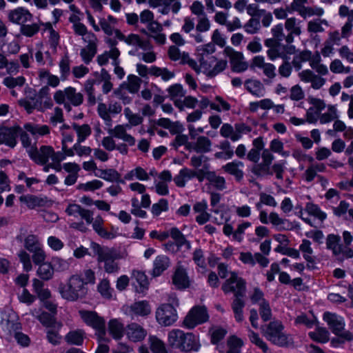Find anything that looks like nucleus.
I'll return each mask as SVG.
<instances>
[{
	"instance_id": "nucleus-1",
	"label": "nucleus",
	"mask_w": 353,
	"mask_h": 353,
	"mask_svg": "<svg viewBox=\"0 0 353 353\" xmlns=\"http://www.w3.org/2000/svg\"><path fill=\"white\" fill-rule=\"evenodd\" d=\"M284 325L279 320H274L261 326L263 335L272 344L279 347H288L293 344L291 335L284 332Z\"/></svg>"
},
{
	"instance_id": "nucleus-2",
	"label": "nucleus",
	"mask_w": 353,
	"mask_h": 353,
	"mask_svg": "<svg viewBox=\"0 0 353 353\" xmlns=\"http://www.w3.org/2000/svg\"><path fill=\"white\" fill-rule=\"evenodd\" d=\"M168 345L182 352L197 351L200 347L199 339L192 332L179 329L172 330L168 336Z\"/></svg>"
},
{
	"instance_id": "nucleus-3",
	"label": "nucleus",
	"mask_w": 353,
	"mask_h": 353,
	"mask_svg": "<svg viewBox=\"0 0 353 353\" xmlns=\"http://www.w3.org/2000/svg\"><path fill=\"white\" fill-rule=\"evenodd\" d=\"M222 290L225 292H232L234 294V299L232 304L235 318L237 321H241L243 319L242 308V292H243V280L237 276L236 272H231L230 276L225 281L222 285Z\"/></svg>"
},
{
	"instance_id": "nucleus-4",
	"label": "nucleus",
	"mask_w": 353,
	"mask_h": 353,
	"mask_svg": "<svg viewBox=\"0 0 353 353\" xmlns=\"http://www.w3.org/2000/svg\"><path fill=\"white\" fill-rule=\"evenodd\" d=\"M84 280L79 274L72 275L66 284L59 286L61 296L70 301L84 298L88 293Z\"/></svg>"
},
{
	"instance_id": "nucleus-5",
	"label": "nucleus",
	"mask_w": 353,
	"mask_h": 353,
	"mask_svg": "<svg viewBox=\"0 0 353 353\" xmlns=\"http://www.w3.org/2000/svg\"><path fill=\"white\" fill-rule=\"evenodd\" d=\"M323 320L327 323L332 332L338 336L343 343L353 340V334L345 330V321L342 316L330 312L323 314Z\"/></svg>"
},
{
	"instance_id": "nucleus-6",
	"label": "nucleus",
	"mask_w": 353,
	"mask_h": 353,
	"mask_svg": "<svg viewBox=\"0 0 353 353\" xmlns=\"http://www.w3.org/2000/svg\"><path fill=\"white\" fill-rule=\"evenodd\" d=\"M341 236L330 234L326 238V248L331 250L332 256L339 262L353 258V250L340 243Z\"/></svg>"
},
{
	"instance_id": "nucleus-7",
	"label": "nucleus",
	"mask_w": 353,
	"mask_h": 353,
	"mask_svg": "<svg viewBox=\"0 0 353 353\" xmlns=\"http://www.w3.org/2000/svg\"><path fill=\"white\" fill-rule=\"evenodd\" d=\"M54 99L57 103L63 104L64 108L70 111L71 110L70 104L74 106L80 105L83 101V96L81 92H77L75 88L68 87L63 90L56 91Z\"/></svg>"
},
{
	"instance_id": "nucleus-8",
	"label": "nucleus",
	"mask_w": 353,
	"mask_h": 353,
	"mask_svg": "<svg viewBox=\"0 0 353 353\" xmlns=\"http://www.w3.org/2000/svg\"><path fill=\"white\" fill-rule=\"evenodd\" d=\"M79 314L83 321L96 331L99 341H105L106 330L104 319L94 311L80 310Z\"/></svg>"
},
{
	"instance_id": "nucleus-9",
	"label": "nucleus",
	"mask_w": 353,
	"mask_h": 353,
	"mask_svg": "<svg viewBox=\"0 0 353 353\" xmlns=\"http://www.w3.org/2000/svg\"><path fill=\"white\" fill-rule=\"evenodd\" d=\"M178 305V300L173 299L172 303H164L161 305L156 311V319L157 322L163 326L172 325L177 319V312L174 305Z\"/></svg>"
},
{
	"instance_id": "nucleus-10",
	"label": "nucleus",
	"mask_w": 353,
	"mask_h": 353,
	"mask_svg": "<svg viewBox=\"0 0 353 353\" xmlns=\"http://www.w3.org/2000/svg\"><path fill=\"white\" fill-rule=\"evenodd\" d=\"M209 314L205 306L197 305L192 307L184 318L183 325L188 329H193L197 325L205 323Z\"/></svg>"
},
{
	"instance_id": "nucleus-11",
	"label": "nucleus",
	"mask_w": 353,
	"mask_h": 353,
	"mask_svg": "<svg viewBox=\"0 0 353 353\" xmlns=\"http://www.w3.org/2000/svg\"><path fill=\"white\" fill-rule=\"evenodd\" d=\"M20 131L21 127L19 125L10 128L0 127V144H5L11 148H14Z\"/></svg>"
},
{
	"instance_id": "nucleus-12",
	"label": "nucleus",
	"mask_w": 353,
	"mask_h": 353,
	"mask_svg": "<svg viewBox=\"0 0 353 353\" xmlns=\"http://www.w3.org/2000/svg\"><path fill=\"white\" fill-rule=\"evenodd\" d=\"M30 157L37 164L45 165L49 158L52 159L54 149L51 146L43 145L38 150L37 148H31L28 150Z\"/></svg>"
},
{
	"instance_id": "nucleus-13",
	"label": "nucleus",
	"mask_w": 353,
	"mask_h": 353,
	"mask_svg": "<svg viewBox=\"0 0 353 353\" xmlns=\"http://www.w3.org/2000/svg\"><path fill=\"white\" fill-rule=\"evenodd\" d=\"M92 248L94 253L97 255V261L99 263L119 259V252L113 248L101 246L96 243H92Z\"/></svg>"
},
{
	"instance_id": "nucleus-14",
	"label": "nucleus",
	"mask_w": 353,
	"mask_h": 353,
	"mask_svg": "<svg viewBox=\"0 0 353 353\" xmlns=\"http://www.w3.org/2000/svg\"><path fill=\"white\" fill-rule=\"evenodd\" d=\"M296 52V48L293 45H283L281 43L274 48L268 49L267 54L271 60L281 58L283 60L288 58V54H293Z\"/></svg>"
},
{
	"instance_id": "nucleus-15",
	"label": "nucleus",
	"mask_w": 353,
	"mask_h": 353,
	"mask_svg": "<svg viewBox=\"0 0 353 353\" xmlns=\"http://www.w3.org/2000/svg\"><path fill=\"white\" fill-rule=\"evenodd\" d=\"M49 91V87L46 85L38 92L37 101H34V107H37V110L39 111L43 112L46 109H50L53 106Z\"/></svg>"
},
{
	"instance_id": "nucleus-16",
	"label": "nucleus",
	"mask_w": 353,
	"mask_h": 353,
	"mask_svg": "<svg viewBox=\"0 0 353 353\" xmlns=\"http://www.w3.org/2000/svg\"><path fill=\"white\" fill-rule=\"evenodd\" d=\"M300 79L305 83H310L312 88L320 89L325 83V79L316 74L310 70H304L299 73Z\"/></svg>"
},
{
	"instance_id": "nucleus-17",
	"label": "nucleus",
	"mask_w": 353,
	"mask_h": 353,
	"mask_svg": "<svg viewBox=\"0 0 353 353\" xmlns=\"http://www.w3.org/2000/svg\"><path fill=\"white\" fill-rule=\"evenodd\" d=\"M125 332L128 339L133 342L141 341L147 335L146 330L136 323H132L128 325Z\"/></svg>"
},
{
	"instance_id": "nucleus-18",
	"label": "nucleus",
	"mask_w": 353,
	"mask_h": 353,
	"mask_svg": "<svg viewBox=\"0 0 353 353\" xmlns=\"http://www.w3.org/2000/svg\"><path fill=\"white\" fill-rule=\"evenodd\" d=\"M224 54L230 58L232 69L234 72L243 71V55L241 52L235 51L230 46L224 49Z\"/></svg>"
},
{
	"instance_id": "nucleus-19",
	"label": "nucleus",
	"mask_w": 353,
	"mask_h": 353,
	"mask_svg": "<svg viewBox=\"0 0 353 353\" xmlns=\"http://www.w3.org/2000/svg\"><path fill=\"white\" fill-rule=\"evenodd\" d=\"M172 283L179 290H183L189 288L190 280L187 275L185 268L182 266H178L172 276Z\"/></svg>"
},
{
	"instance_id": "nucleus-20",
	"label": "nucleus",
	"mask_w": 353,
	"mask_h": 353,
	"mask_svg": "<svg viewBox=\"0 0 353 353\" xmlns=\"http://www.w3.org/2000/svg\"><path fill=\"white\" fill-rule=\"evenodd\" d=\"M211 146L212 141L208 137L199 136L196 138L195 142H191V144H188V150L203 154L209 152L211 150Z\"/></svg>"
},
{
	"instance_id": "nucleus-21",
	"label": "nucleus",
	"mask_w": 353,
	"mask_h": 353,
	"mask_svg": "<svg viewBox=\"0 0 353 353\" xmlns=\"http://www.w3.org/2000/svg\"><path fill=\"white\" fill-rule=\"evenodd\" d=\"M284 28L287 32V39L288 41L294 40V36L299 37L301 34L300 21L295 17L286 19Z\"/></svg>"
},
{
	"instance_id": "nucleus-22",
	"label": "nucleus",
	"mask_w": 353,
	"mask_h": 353,
	"mask_svg": "<svg viewBox=\"0 0 353 353\" xmlns=\"http://www.w3.org/2000/svg\"><path fill=\"white\" fill-rule=\"evenodd\" d=\"M10 21L17 24H24L25 23L31 21L32 18V14L28 10L23 8H18L12 10L8 15Z\"/></svg>"
},
{
	"instance_id": "nucleus-23",
	"label": "nucleus",
	"mask_w": 353,
	"mask_h": 353,
	"mask_svg": "<svg viewBox=\"0 0 353 353\" xmlns=\"http://www.w3.org/2000/svg\"><path fill=\"white\" fill-rule=\"evenodd\" d=\"M170 259L165 255L157 256L154 261L152 275L154 277L160 276L170 266Z\"/></svg>"
},
{
	"instance_id": "nucleus-24",
	"label": "nucleus",
	"mask_w": 353,
	"mask_h": 353,
	"mask_svg": "<svg viewBox=\"0 0 353 353\" xmlns=\"http://www.w3.org/2000/svg\"><path fill=\"white\" fill-rule=\"evenodd\" d=\"M247 90L256 97H262L265 94V87L259 80L249 79L245 82Z\"/></svg>"
},
{
	"instance_id": "nucleus-25",
	"label": "nucleus",
	"mask_w": 353,
	"mask_h": 353,
	"mask_svg": "<svg viewBox=\"0 0 353 353\" xmlns=\"http://www.w3.org/2000/svg\"><path fill=\"white\" fill-rule=\"evenodd\" d=\"M201 65L205 70L207 76L213 77L225 69L227 66V61L225 60H220L217 61L212 69H210V65L207 61H202Z\"/></svg>"
},
{
	"instance_id": "nucleus-26",
	"label": "nucleus",
	"mask_w": 353,
	"mask_h": 353,
	"mask_svg": "<svg viewBox=\"0 0 353 353\" xmlns=\"http://www.w3.org/2000/svg\"><path fill=\"white\" fill-rule=\"evenodd\" d=\"M210 341L212 344L216 345L224 339L228 333L227 329L219 325H212L209 328Z\"/></svg>"
},
{
	"instance_id": "nucleus-27",
	"label": "nucleus",
	"mask_w": 353,
	"mask_h": 353,
	"mask_svg": "<svg viewBox=\"0 0 353 353\" xmlns=\"http://www.w3.org/2000/svg\"><path fill=\"white\" fill-rule=\"evenodd\" d=\"M181 8V0H163V8H159V11L162 14H168L170 10L176 14Z\"/></svg>"
},
{
	"instance_id": "nucleus-28",
	"label": "nucleus",
	"mask_w": 353,
	"mask_h": 353,
	"mask_svg": "<svg viewBox=\"0 0 353 353\" xmlns=\"http://www.w3.org/2000/svg\"><path fill=\"white\" fill-rule=\"evenodd\" d=\"M108 331L117 340L121 339L124 333V326L117 319H112L108 323Z\"/></svg>"
},
{
	"instance_id": "nucleus-29",
	"label": "nucleus",
	"mask_w": 353,
	"mask_h": 353,
	"mask_svg": "<svg viewBox=\"0 0 353 353\" xmlns=\"http://www.w3.org/2000/svg\"><path fill=\"white\" fill-rule=\"evenodd\" d=\"M130 311L135 315L144 316L150 313L151 309L148 301H141L133 303L130 306Z\"/></svg>"
},
{
	"instance_id": "nucleus-30",
	"label": "nucleus",
	"mask_w": 353,
	"mask_h": 353,
	"mask_svg": "<svg viewBox=\"0 0 353 353\" xmlns=\"http://www.w3.org/2000/svg\"><path fill=\"white\" fill-rule=\"evenodd\" d=\"M38 319L43 325L47 327L59 330L62 325L61 323L56 321L54 314H51L46 312H42L39 316Z\"/></svg>"
},
{
	"instance_id": "nucleus-31",
	"label": "nucleus",
	"mask_w": 353,
	"mask_h": 353,
	"mask_svg": "<svg viewBox=\"0 0 353 353\" xmlns=\"http://www.w3.org/2000/svg\"><path fill=\"white\" fill-rule=\"evenodd\" d=\"M97 50V44L92 41L81 50L80 55L85 63L88 64L92 60Z\"/></svg>"
},
{
	"instance_id": "nucleus-32",
	"label": "nucleus",
	"mask_w": 353,
	"mask_h": 353,
	"mask_svg": "<svg viewBox=\"0 0 353 353\" xmlns=\"http://www.w3.org/2000/svg\"><path fill=\"white\" fill-rule=\"evenodd\" d=\"M132 276L139 285V288L136 286V291L138 293H144L148 288L149 282L144 272L134 270Z\"/></svg>"
},
{
	"instance_id": "nucleus-33",
	"label": "nucleus",
	"mask_w": 353,
	"mask_h": 353,
	"mask_svg": "<svg viewBox=\"0 0 353 353\" xmlns=\"http://www.w3.org/2000/svg\"><path fill=\"white\" fill-rule=\"evenodd\" d=\"M85 332L82 330L70 331L65 336V341L71 345H81L83 342Z\"/></svg>"
},
{
	"instance_id": "nucleus-34",
	"label": "nucleus",
	"mask_w": 353,
	"mask_h": 353,
	"mask_svg": "<svg viewBox=\"0 0 353 353\" xmlns=\"http://www.w3.org/2000/svg\"><path fill=\"white\" fill-rule=\"evenodd\" d=\"M311 242L307 239H303L299 245V251L303 253V257L308 263H314V257L312 256L313 250Z\"/></svg>"
},
{
	"instance_id": "nucleus-35",
	"label": "nucleus",
	"mask_w": 353,
	"mask_h": 353,
	"mask_svg": "<svg viewBox=\"0 0 353 353\" xmlns=\"http://www.w3.org/2000/svg\"><path fill=\"white\" fill-rule=\"evenodd\" d=\"M43 281L34 279L33 280V288L39 299L44 301L50 297V292L48 289L43 288Z\"/></svg>"
},
{
	"instance_id": "nucleus-36",
	"label": "nucleus",
	"mask_w": 353,
	"mask_h": 353,
	"mask_svg": "<svg viewBox=\"0 0 353 353\" xmlns=\"http://www.w3.org/2000/svg\"><path fill=\"white\" fill-rule=\"evenodd\" d=\"M120 51L118 48L111 49L110 51H105L103 54L97 57V62L100 65H104L108 63L109 59L114 61L119 58Z\"/></svg>"
},
{
	"instance_id": "nucleus-37",
	"label": "nucleus",
	"mask_w": 353,
	"mask_h": 353,
	"mask_svg": "<svg viewBox=\"0 0 353 353\" xmlns=\"http://www.w3.org/2000/svg\"><path fill=\"white\" fill-rule=\"evenodd\" d=\"M37 274L42 280L48 281L54 275V268L50 263H43L38 268Z\"/></svg>"
},
{
	"instance_id": "nucleus-38",
	"label": "nucleus",
	"mask_w": 353,
	"mask_h": 353,
	"mask_svg": "<svg viewBox=\"0 0 353 353\" xmlns=\"http://www.w3.org/2000/svg\"><path fill=\"white\" fill-rule=\"evenodd\" d=\"M310 337L319 343H326L329 340V332L325 327H318L314 332L309 333Z\"/></svg>"
},
{
	"instance_id": "nucleus-39",
	"label": "nucleus",
	"mask_w": 353,
	"mask_h": 353,
	"mask_svg": "<svg viewBox=\"0 0 353 353\" xmlns=\"http://www.w3.org/2000/svg\"><path fill=\"white\" fill-rule=\"evenodd\" d=\"M73 129L77 134V142L81 143L85 140V139L91 134V128L88 124H83L79 125L77 123L72 124Z\"/></svg>"
},
{
	"instance_id": "nucleus-40",
	"label": "nucleus",
	"mask_w": 353,
	"mask_h": 353,
	"mask_svg": "<svg viewBox=\"0 0 353 353\" xmlns=\"http://www.w3.org/2000/svg\"><path fill=\"white\" fill-rule=\"evenodd\" d=\"M24 128L33 135L39 134L43 136L50 133V128L46 125H37L32 123H26L24 125Z\"/></svg>"
},
{
	"instance_id": "nucleus-41",
	"label": "nucleus",
	"mask_w": 353,
	"mask_h": 353,
	"mask_svg": "<svg viewBox=\"0 0 353 353\" xmlns=\"http://www.w3.org/2000/svg\"><path fill=\"white\" fill-rule=\"evenodd\" d=\"M242 341L235 335H231L228 338L227 346L228 350L227 353H241Z\"/></svg>"
},
{
	"instance_id": "nucleus-42",
	"label": "nucleus",
	"mask_w": 353,
	"mask_h": 353,
	"mask_svg": "<svg viewBox=\"0 0 353 353\" xmlns=\"http://www.w3.org/2000/svg\"><path fill=\"white\" fill-rule=\"evenodd\" d=\"M271 32L273 37L277 39L281 43L282 41H285L286 44L292 45L294 42V40L288 41L287 37V34L284 32V28L283 24L279 23L275 26H274L271 29Z\"/></svg>"
},
{
	"instance_id": "nucleus-43",
	"label": "nucleus",
	"mask_w": 353,
	"mask_h": 353,
	"mask_svg": "<svg viewBox=\"0 0 353 353\" xmlns=\"http://www.w3.org/2000/svg\"><path fill=\"white\" fill-rule=\"evenodd\" d=\"M150 348L153 353H167L165 345L157 336H150L148 339Z\"/></svg>"
},
{
	"instance_id": "nucleus-44",
	"label": "nucleus",
	"mask_w": 353,
	"mask_h": 353,
	"mask_svg": "<svg viewBox=\"0 0 353 353\" xmlns=\"http://www.w3.org/2000/svg\"><path fill=\"white\" fill-rule=\"evenodd\" d=\"M248 336L250 342L261 348L263 352H268V347L267 344L263 341V339L259 336V334L255 333L249 329Z\"/></svg>"
},
{
	"instance_id": "nucleus-45",
	"label": "nucleus",
	"mask_w": 353,
	"mask_h": 353,
	"mask_svg": "<svg viewBox=\"0 0 353 353\" xmlns=\"http://www.w3.org/2000/svg\"><path fill=\"white\" fill-rule=\"evenodd\" d=\"M305 211L312 216L317 218L321 221L326 219V214L321 210L317 205L312 203H307L305 206Z\"/></svg>"
},
{
	"instance_id": "nucleus-46",
	"label": "nucleus",
	"mask_w": 353,
	"mask_h": 353,
	"mask_svg": "<svg viewBox=\"0 0 353 353\" xmlns=\"http://www.w3.org/2000/svg\"><path fill=\"white\" fill-rule=\"evenodd\" d=\"M142 80L139 77L130 74L128 77L127 89L131 93H137L139 90Z\"/></svg>"
},
{
	"instance_id": "nucleus-47",
	"label": "nucleus",
	"mask_w": 353,
	"mask_h": 353,
	"mask_svg": "<svg viewBox=\"0 0 353 353\" xmlns=\"http://www.w3.org/2000/svg\"><path fill=\"white\" fill-rule=\"evenodd\" d=\"M70 60L68 55L66 54L61 59L59 62V68L61 72V77L63 80L67 79L70 73Z\"/></svg>"
},
{
	"instance_id": "nucleus-48",
	"label": "nucleus",
	"mask_w": 353,
	"mask_h": 353,
	"mask_svg": "<svg viewBox=\"0 0 353 353\" xmlns=\"http://www.w3.org/2000/svg\"><path fill=\"white\" fill-rule=\"evenodd\" d=\"M41 243L37 236L34 234H28L24 239V247L29 252L34 251V249L39 248Z\"/></svg>"
},
{
	"instance_id": "nucleus-49",
	"label": "nucleus",
	"mask_w": 353,
	"mask_h": 353,
	"mask_svg": "<svg viewBox=\"0 0 353 353\" xmlns=\"http://www.w3.org/2000/svg\"><path fill=\"white\" fill-rule=\"evenodd\" d=\"M40 30V24H22L20 27L21 33L23 35L30 37L37 34Z\"/></svg>"
},
{
	"instance_id": "nucleus-50",
	"label": "nucleus",
	"mask_w": 353,
	"mask_h": 353,
	"mask_svg": "<svg viewBox=\"0 0 353 353\" xmlns=\"http://www.w3.org/2000/svg\"><path fill=\"white\" fill-rule=\"evenodd\" d=\"M19 200L21 202L26 203L27 206L31 209L40 205L42 202L41 199L34 195H23L20 196Z\"/></svg>"
},
{
	"instance_id": "nucleus-51",
	"label": "nucleus",
	"mask_w": 353,
	"mask_h": 353,
	"mask_svg": "<svg viewBox=\"0 0 353 353\" xmlns=\"http://www.w3.org/2000/svg\"><path fill=\"white\" fill-rule=\"evenodd\" d=\"M259 314L261 319L265 322L272 319V310L268 301H263L259 303Z\"/></svg>"
},
{
	"instance_id": "nucleus-52",
	"label": "nucleus",
	"mask_w": 353,
	"mask_h": 353,
	"mask_svg": "<svg viewBox=\"0 0 353 353\" xmlns=\"http://www.w3.org/2000/svg\"><path fill=\"white\" fill-rule=\"evenodd\" d=\"M169 97L172 100H174L176 97H185V91L183 90V86L181 84L176 83L168 88Z\"/></svg>"
},
{
	"instance_id": "nucleus-53",
	"label": "nucleus",
	"mask_w": 353,
	"mask_h": 353,
	"mask_svg": "<svg viewBox=\"0 0 353 353\" xmlns=\"http://www.w3.org/2000/svg\"><path fill=\"white\" fill-rule=\"evenodd\" d=\"M323 12L324 11L321 8L305 6L301 8V10H300L299 13L303 18H306L314 15L320 17L323 15Z\"/></svg>"
},
{
	"instance_id": "nucleus-54",
	"label": "nucleus",
	"mask_w": 353,
	"mask_h": 353,
	"mask_svg": "<svg viewBox=\"0 0 353 353\" xmlns=\"http://www.w3.org/2000/svg\"><path fill=\"white\" fill-rule=\"evenodd\" d=\"M209 182L217 190H221L225 188V181L223 177L216 176L214 172L208 175Z\"/></svg>"
},
{
	"instance_id": "nucleus-55",
	"label": "nucleus",
	"mask_w": 353,
	"mask_h": 353,
	"mask_svg": "<svg viewBox=\"0 0 353 353\" xmlns=\"http://www.w3.org/2000/svg\"><path fill=\"white\" fill-rule=\"evenodd\" d=\"M101 174L99 176L105 181L114 182L119 179L120 174L114 169L100 170Z\"/></svg>"
},
{
	"instance_id": "nucleus-56",
	"label": "nucleus",
	"mask_w": 353,
	"mask_h": 353,
	"mask_svg": "<svg viewBox=\"0 0 353 353\" xmlns=\"http://www.w3.org/2000/svg\"><path fill=\"white\" fill-rule=\"evenodd\" d=\"M124 114L131 125H138L143 121V117L138 114H133L129 108L124 109Z\"/></svg>"
},
{
	"instance_id": "nucleus-57",
	"label": "nucleus",
	"mask_w": 353,
	"mask_h": 353,
	"mask_svg": "<svg viewBox=\"0 0 353 353\" xmlns=\"http://www.w3.org/2000/svg\"><path fill=\"white\" fill-rule=\"evenodd\" d=\"M323 23L327 25L325 20H322L320 19L310 21L307 24V30L313 33L323 32L324 30L323 28L322 27Z\"/></svg>"
},
{
	"instance_id": "nucleus-58",
	"label": "nucleus",
	"mask_w": 353,
	"mask_h": 353,
	"mask_svg": "<svg viewBox=\"0 0 353 353\" xmlns=\"http://www.w3.org/2000/svg\"><path fill=\"white\" fill-rule=\"evenodd\" d=\"M25 78L23 77H18L14 78L12 77H6L3 79V84L8 88L12 89L16 86H22L25 83Z\"/></svg>"
},
{
	"instance_id": "nucleus-59",
	"label": "nucleus",
	"mask_w": 353,
	"mask_h": 353,
	"mask_svg": "<svg viewBox=\"0 0 353 353\" xmlns=\"http://www.w3.org/2000/svg\"><path fill=\"white\" fill-rule=\"evenodd\" d=\"M270 165L262 162L261 163L254 165L252 168V172L257 176L272 175V172H271L270 170Z\"/></svg>"
},
{
	"instance_id": "nucleus-60",
	"label": "nucleus",
	"mask_w": 353,
	"mask_h": 353,
	"mask_svg": "<svg viewBox=\"0 0 353 353\" xmlns=\"http://www.w3.org/2000/svg\"><path fill=\"white\" fill-rule=\"evenodd\" d=\"M97 112L101 118L105 121L106 125H110L112 119L109 114V108H108L105 103H99L97 108Z\"/></svg>"
},
{
	"instance_id": "nucleus-61",
	"label": "nucleus",
	"mask_w": 353,
	"mask_h": 353,
	"mask_svg": "<svg viewBox=\"0 0 353 353\" xmlns=\"http://www.w3.org/2000/svg\"><path fill=\"white\" fill-rule=\"evenodd\" d=\"M98 291L103 297L106 299H110L112 297V290L108 279H103L99 283L98 285Z\"/></svg>"
},
{
	"instance_id": "nucleus-62",
	"label": "nucleus",
	"mask_w": 353,
	"mask_h": 353,
	"mask_svg": "<svg viewBox=\"0 0 353 353\" xmlns=\"http://www.w3.org/2000/svg\"><path fill=\"white\" fill-rule=\"evenodd\" d=\"M289 57L283 59L282 64L279 67V74L285 78H288L290 76L292 72V65L289 61Z\"/></svg>"
},
{
	"instance_id": "nucleus-63",
	"label": "nucleus",
	"mask_w": 353,
	"mask_h": 353,
	"mask_svg": "<svg viewBox=\"0 0 353 353\" xmlns=\"http://www.w3.org/2000/svg\"><path fill=\"white\" fill-rule=\"evenodd\" d=\"M208 161L209 159L203 154L194 155L190 159V165L198 170L199 167L203 168L205 164H209Z\"/></svg>"
},
{
	"instance_id": "nucleus-64",
	"label": "nucleus",
	"mask_w": 353,
	"mask_h": 353,
	"mask_svg": "<svg viewBox=\"0 0 353 353\" xmlns=\"http://www.w3.org/2000/svg\"><path fill=\"white\" fill-rule=\"evenodd\" d=\"M260 26L259 19L251 18L244 25V28L248 33L254 34L259 30Z\"/></svg>"
}]
</instances>
